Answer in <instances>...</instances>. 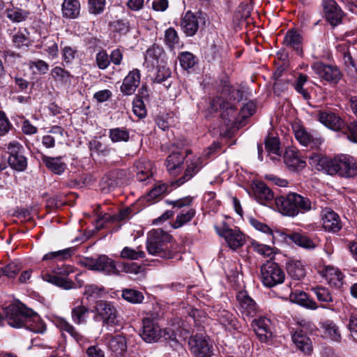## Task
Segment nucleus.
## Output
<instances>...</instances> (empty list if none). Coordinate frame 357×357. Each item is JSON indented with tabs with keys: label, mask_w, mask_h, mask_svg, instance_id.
<instances>
[{
	"label": "nucleus",
	"mask_w": 357,
	"mask_h": 357,
	"mask_svg": "<svg viewBox=\"0 0 357 357\" xmlns=\"http://www.w3.org/2000/svg\"><path fill=\"white\" fill-rule=\"evenodd\" d=\"M275 203L279 212L284 215L295 217L299 213H305L312 208L311 201L297 193H289L275 199Z\"/></svg>",
	"instance_id": "1"
},
{
	"label": "nucleus",
	"mask_w": 357,
	"mask_h": 357,
	"mask_svg": "<svg viewBox=\"0 0 357 357\" xmlns=\"http://www.w3.org/2000/svg\"><path fill=\"white\" fill-rule=\"evenodd\" d=\"M171 236L161 229H153L149 232L146 247L149 254L163 259L173 257V252L169 249V242Z\"/></svg>",
	"instance_id": "2"
},
{
	"label": "nucleus",
	"mask_w": 357,
	"mask_h": 357,
	"mask_svg": "<svg viewBox=\"0 0 357 357\" xmlns=\"http://www.w3.org/2000/svg\"><path fill=\"white\" fill-rule=\"evenodd\" d=\"M142 338L148 343L158 342L164 337L165 340H174L176 335L172 329L162 330L153 320L146 318L143 320V327L141 333Z\"/></svg>",
	"instance_id": "3"
},
{
	"label": "nucleus",
	"mask_w": 357,
	"mask_h": 357,
	"mask_svg": "<svg viewBox=\"0 0 357 357\" xmlns=\"http://www.w3.org/2000/svg\"><path fill=\"white\" fill-rule=\"evenodd\" d=\"M327 172L331 175L337 174L344 177L354 176L356 174L355 160L347 155L335 157L328 162Z\"/></svg>",
	"instance_id": "4"
},
{
	"label": "nucleus",
	"mask_w": 357,
	"mask_h": 357,
	"mask_svg": "<svg viewBox=\"0 0 357 357\" xmlns=\"http://www.w3.org/2000/svg\"><path fill=\"white\" fill-rule=\"evenodd\" d=\"M8 324L13 328L24 326L27 318L32 313V310L22 304L10 305L5 309Z\"/></svg>",
	"instance_id": "5"
},
{
	"label": "nucleus",
	"mask_w": 357,
	"mask_h": 357,
	"mask_svg": "<svg viewBox=\"0 0 357 357\" xmlns=\"http://www.w3.org/2000/svg\"><path fill=\"white\" fill-rule=\"evenodd\" d=\"M261 280L268 287H274L284 282L285 275L278 264L268 261L261 268Z\"/></svg>",
	"instance_id": "6"
},
{
	"label": "nucleus",
	"mask_w": 357,
	"mask_h": 357,
	"mask_svg": "<svg viewBox=\"0 0 357 357\" xmlns=\"http://www.w3.org/2000/svg\"><path fill=\"white\" fill-rule=\"evenodd\" d=\"M96 310L102 321L103 326L108 330L112 331L110 328L120 325L118 312L112 303L99 301L96 303Z\"/></svg>",
	"instance_id": "7"
},
{
	"label": "nucleus",
	"mask_w": 357,
	"mask_h": 357,
	"mask_svg": "<svg viewBox=\"0 0 357 357\" xmlns=\"http://www.w3.org/2000/svg\"><path fill=\"white\" fill-rule=\"evenodd\" d=\"M85 265L90 270L100 271L105 275H119L115 261L105 255L96 259H87Z\"/></svg>",
	"instance_id": "8"
},
{
	"label": "nucleus",
	"mask_w": 357,
	"mask_h": 357,
	"mask_svg": "<svg viewBox=\"0 0 357 357\" xmlns=\"http://www.w3.org/2000/svg\"><path fill=\"white\" fill-rule=\"evenodd\" d=\"M312 69L319 78L331 84H337L342 78V73L336 66L316 62Z\"/></svg>",
	"instance_id": "9"
},
{
	"label": "nucleus",
	"mask_w": 357,
	"mask_h": 357,
	"mask_svg": "<svg viewBox=\"0 0 357 357\" xmlns=\"http://www.w3.org/2000/svg\"><path fill=\"white\" fill-rule=\"evenodd\" d=\"M205 23V19L202 13H194L187 11L181 18V28L187 36H193L197 32L199 26Z\"/></svg>",
	"instance_id": "10"
},
{
	"label": "nucleus",
	"mask_w": 357,
	"mask_h": 357,
	"mask_svg": "<svg viewBox=\"0 0 357 357\" xmlns=\"http://www.w3.org/2000/svg\"><path fill=\"white\" fill-rule=\"evenodd\" d=\"M211 107L213 110L217 111L219 109L222 110V119L227 126H231L236 119V108L228 102H225L222 98L217 97L212 100Z\"/></svg>",
	"instance_id": "11"
},
{
	"label": "nucleus",
	"mask_w": 357,
	"mask_h": 357,
	"mask_svg": "<svg viewBox=\"0 0 357 357\" xmlns=\"http://www.w3.org/2000/svg\"><path fill=\"white\" fill-rule=\"evenodd\" d=\"M192 352L197 357H210L213 354L212 346L202 334H197L189 340Z\"/></svg>",
	"instance_id": "12"
},
{
	"label": "nucleus",
	"mask_w": 357,
	"mask_h": 357,
	"mask_svg": "<svg viewBox=\"0 0 357 357\" xmlns=\"http://www.w3.org/2000/svg\"><path fill=\"white\" fill-rule=\"evenodd\" d=\"M323 8L326 19L331 25L335 26L341 23L343 13L335 1L324 0Z\"/></svg>",
	"instance_id": "13"
},
{
	"label": "nucleus",
	"mask_w": 357,
	"mask_h": 357,
	"mask_svg": "<svg viewBox=\"0 0 357 357\" xmlns=\"http://www.w3.org/2000/svg\"><path fill=\"white\" fill-rule=\"evenodd\" d=\"M218 234L223 236L229 246L233 249H237L241 247L245 243L244 235L238 229H231L225 227L222 230L216 227Z\"/></svg>",
	"instance_id": "14"
},
{
	"label": "nucleus",
	"mask_w": 357,
	"mask_h": 357,
	"mask_svg": "<svg viewBox=\"0 0 357 357\" xmlns=\"http://www.w3.org/2000/svg\"><path fill=\"white\" fill-rule=\"evenodd\" d=\"M294 132L296 139L305 146L318 147L322 143L321 139L318 137L317 135L308 132L305 128L299 125L294 126Z\"/></svg>",
	"instance_id": "15"
},
{
	"label": "nucleus",
	"mask_w": 357,
	"mask_h": 357,
	"mask_svg": "<svg viewBox=\"0 0 357 357\" xmlns=\"http://www.w3.org/2000/svg\"><path fill=\"white\" fill-rule=\"evenodd\" d=\"M241 312L243 316L253 317L257 311L255 301L248 295L246 291H240L236 295Z\"/></svg>",
	"instance_id": "16"
},
{
	"label": "nucleus",
	"mask_w": 357,
	"mask_h": 357,
	"mask_svg": "<svg viewBox=\"0 0 357 357\" xmlns=\"http://www.w3.org/2000/svg\"><path fill=\"white\" fill-rule=\"evenodd\" d=\"M140 83V73L138 69L129 72L123 80L120 87L121 92L125 96L133 94Z\"/></svg>",
	"instance_id": "17"
},
{
	"label": "nucleus",
	"mask_w": 357,
	"mask_h": 357,
	"mask_svg": "<svg viewBox=\"0 0 357 357\" xmlns=\"http://www.w3.org/2000/svg\"><path fill=\"white\" fill-rule=\"evenodd\" d=\"M322 221L324 229L328 231L337 232L342 228L339 215L331 208L322 211Z\"/></svg>",
	"instance_id": "18"
},
{
	"label": "nucleus",
	"mask_w": 357,
	"mask_h": 357,
	"mask_svg": "<svg viewBox=\"0 0 357 357\" xmlns=\"http://www.w3.org/2000/svg\"><path fill=\"white\" fill-rule=\"evenodd\" d=\"M135 170L137 181L148 183L153 176V164L147 159H140L135 162Z\"/></svg>",
	"instance_id": "19"
},
{
	"label": "nucleus",
	"mask_w": 357,
	"mask_h": 357,
	"mask_svg": "<svg viewBox=\"0 0 357 357\" xmlns=\"http://www.w3.org/2000/svg\"><path fill=\"white\" fill-rule=\"evenodd\" d=\"M252 190L256 200L263 205H268L273 202L274 194L273 191L263 182L255 183Z\"/></svg>",
	"instance_id": "20"
},
{
	"label": "nucleus",
	"mask_w": 357,
	"mask_h": 357,
	"mask_svg": "<svg viewBox=\"0 0 357 357\" xmlns=\"http://www.w3.org/2000/svg\"><path fill=\"white\" fill-rule=\"evenodd\" d=\"M318 120L325 126L333 130H340L343 125V121L340 116L328 110L320 111L318 114Z\"/></svg>",
	"instance_id": "21"
},
{
	"label": "nucleus",
	"mask_w": 357,
	"mask_h": 357,
	"mask_svg": "<svg viewBox=\"0 0 357 357\" xmlns=\"http://www.w3.org/2000/svg\"><path fill=\"white\" fill-rule=\"evenodd\" d=\"M283 158L287 166L294 170L305 167V162L300 158L298 152L291 148L286 149Z\"/></svg>",
	"instance_id": "22"
},
{
	"label": "nucleus",
	"mask_w": 357,
	"mask_h": 357,
	"mask_svg": "<svg viewBox=\"0 0 357 357\" xmlns=\"http://www.w3.org/2000/svg\"><path fill=\"white\" fill-rule=\"evenodd\" d=\"M324 276L328 282L337 288H340L343 284V275L337 268L327 266L324 270Z\"/></svg>",
	"instance_id": "23"
},
{
	"label": "nucleus",
	"mask_w": 357,
	"mask_h": 357,
	"mask_svg": "<svg viewBox=\"0 0 357 357\" xmlns=\"http://www.w3.org/2000/svg\"><path fill=\"white\" fill-rule=\"evenodd\" d=\"M292 341L304 354H310L312 350L310 339L302 331H296L292 335Z\"/></svg>",
	"instance_id": "24"
},
{
	"label": "nucleus",
	"mask_w": 357,
	"mask_h": 357,
	"mask_svg": "<svg viewBox=\"0 0 357 357\" xmlns=\"http://www.w3.org/2000/svg\"><path fill=\"white\" fill-rule=\"evenodd\" d=\"M187 168L183 176L177 181L178 185L190 180L202 168V159L200 157H194L189 163L187 161Z\"/></svg>",
	"instance_id": "25"
},
{
	"label": "nucleus",
	"mask_w": 357,
	"mask_h": 357,
	"mask_svg": "<svg viewBox=\"0 0 357 357\" xmlns=\"http://www.w3.org/2000/svg\"><path fill=\"white\" fill-rule=\"evenodd\" d=\"M217 319L226 329L237 328V320L232 313L226 310H219L216 314Z\"/></svg>",
	"instance_id": "26"
},
{
	"label": "nucleus",
	"mask_w": 357,
	"mask_h": 357,
	"mask_svg": "<svg viewBox=\"0 0 357 357\" xmlns=\"http://www.w3.org/2000/svg\"><path fill=\"white\" fill-rule=\"evenodd\" d=\"M80 13V3L78 0H64L62 3L63 15L67 18H77Z\"/></svg>",
	"instance_id": "27"
},
{
	"label": "nucleus",
	"mask_w": 357,
	"mask_h": 357,
	"mask_svg": "<svg viewBox=\"0 0 357 357\" xmlns=\"http://www.w3.org/2000/svg\"><path fill=\"white\" fill-rule=\"evenodd\" d=\"M51 76L56 82L61 86L70 85L73 77L68 71L60 66H56L52 69Z\"/></svg>",
	"instance_id": "28"
},
{
	"label": "nucleus",
	"mask_w": 357,
	"mask_h": 357,
	"mask_svg": "<svg viewBox=\"0 0 357 357\" xmlns=\"http://www.w3.org/2000/svg\"><path fill=\"white\" fill-rule=\"evenodd\" d=\"M24 327L36 333H43L46 329L40 317L33 310L31 314L28 317Z\"/></svg>",
	"instance_id": "29"
},
{
	"label": "nucleus",
	"mask_w": 357,
	"mask_h": 357,
	"mask_svg": "<svg viewBox=\"0 0 357 357\" xmlns=\"http://www.w3.org/2000/svg\"><path fill=\"white\" fill-rule=\"evenodd\" d=\"M287 238L305 249L312 250L316 247L315 243L310 238L299 232L289 234L287 235Z\"/></svg>",
	"instance_id": "30"
},
{
	"label": "nucleus",
	"mask_w": 357,
	"mask_h": 357,
	"mask_svg": "<svg viewBox=\"0 0 357 357\" xmlns=\"http://www.w3.org/2000/svg\"><path fill=\"white\" fill-rule=\"evenodd\" d=\"M265 149L271 160H278L281 155L279 139L275 137H267L265 140Z\"/></svg>",
	"instance_id": "31"
},
{
	"label": "nucleus",
	"mask_w": 357,
	"mask_h": 357,
	"mask_svg": "<svg viewBox=\"0 0 357 357\" xmlns=\"http://www.w3.org/2000/svg\"><path fill=\"white\" fill-rule=\"evenodd\" d=\"M42 160L45 166L55 174H61L66 169V164L61 161V158L43 156Z\"/></svg>",
	"instance_id": "32"
},
{
	"label": "nucleus",
	"mask_w": 357,
	"mask_h": 357,
	"mask_svg": "<svg viewBox=\"0 0 357 357\" xmlns=\"http://www.w3.org/2000/svg\"><path fill=\"white\" fill-rule=\"evenodd\" d=\"M196 211L192 208L182 210L176 218L175 221L173 222V227L178 229L183 227L184 225L189 222L195 215Z\"/></svg>",
	"instance_id": "33"
},
{
	"label": "nucleus",
	"mask_w": 357,
	"mask_h": 357,
	"mask_svg": "<svg viewBox=\"0 0 357 357\" xmlns=\"http://www.w3.org/2000/svg\"><path fill=\"white\" fill-rule=\"evenodd\" d=\"M324 330L323 335L333 341L339 342L341 338L340 332L335 324L331 321H326L322 324Z\"/></svg>",
	"instance_id": "34"
},
{
	"label": "nucleus",
	"mask_w": 357,
	"mask_h": 357,
	"mask_svg": "<svg viewBox=\"0 0 357 357\" xmlns=\"http://www.w3.org/2000/svg\"><path fill=\"white\" fill-rule=\"evenodd\" d=\"M284 41L288 46L293 47L298 54H302L301 35L296 31L290 30L286 33Z\"/></svg>",
	"instance_id": "35"
},
{
	"label": "nucleus",
	"mask_w": 357,
	"mask_h": 357,
	"mask_svg": "<svg viewBox=\"0 0 357 357\" xmlns=\"http://www.w3.org/2000/svg\"><path fill=\"white\" fill-rule=\"evenodd\" d=\"M89 310L84 305H78L72 309L71 317L75 324L80 325L86 323Z\"/></svg>",
	"instance_id": "36"
},
{
	"label": "nucleus",
	"mask_w": 357,
	"mask_h": 357,
	"mask_svg": "<svg viewBox=\"0 0 357 357\" xmlns=\"http://www.w3.org/2000/svg\"><path fill=\"white\" fill-rule=\"evenodd\" d=\"M183 156L178 153H172L167 157L166 166L168 172L171 174H175L177 173V169L183 162Z\"/></svg>",
	"instance_id": "37"
},
{
	"label": "nucleus",
	"mask_w": 357,
	"mask_h": 357,
	"mask_svg": "<svg viewBox=\"0 0 357 357\" xmlns=\"http://www.w3.org/2000/svg\"><path fill=\"white\" fill-rule=\"evenodd\" d=\"M168 192V186L166 183L158 182L146 195V199L148 202H155L158 198Z\"/></svg>",
	"instance_id": "38"
},
{
	"label": "nucleus",
	"mask_w": 357,
	"mask_h": 357,
	"mask_svg": "<svg viewBox=\"0 0 357 357\" xmlns=\"http://www.w3.org/2000/svg\"><path fill=\"white\" fill-rule=\"evenodd\" d=\"M44 280L52 283L58 287L64 289H70L73 287V284L71 281L67 280L66 278L52 275L47 273L43 275Z\"/></svg>",
	"instance_id": "39"
},
{
	"label": "nucleus",
	"mask_w": 357,
	"mask_h": 357,
	"mask_svg": "<svg viewBox=\"0 0 357 357\" xmlns=\"http://www.w3.org/2000/svg\"><path fill=\"white\" fill-rule=\"evenodd\" d=\"M57 326L61 331L68 333L77 342H79L82 340V335L66 319H59L57 321Z\"/></svg>",
	"instance_id": "40"
},
{
	"label": "nucleus",
	"mask_w": 357,
	"mask_h": 357,
	"mask_svg": "<svg viewBox=\"0 0 357 357\" xmlns=\"http://www.w3.org/2000/svg\"><path fill=\"white\" fill-rule=\"evenodd\" d=\"M108 346L112 351L121 354L127 347L126 338L121 335L112 337L108 342Z\"/></svg>",
	"instance_id": "41"
},
{
	"label": "nucleus",
	"mask_w": 357,
	"mask_h": 357,
	"mask_svg": "<svg viewBox=\"0 0 357 357\" xmlns=\"http://www.w3.org/2000/svg\"><path fill=\"white\" fill-rule=\"evenodd\" d=\"M123 298L133 304L141 303L144 300L142 292L133 289H125L122 291Z\"/></svg>",
	"instance_id": "42"
},
{
	"label": "nucleus",
	"mask_w": 357,
	"mask_h": 357,
	"mask_svg": "<svg viewBox=\"0 0 357 357\" xmlns=\"http://www.w3.org/2000/svg\"><path fill=\"white\" fill-rule=\"evenodd\" d=\"M8 158L24 155V148L17 140H12L5 144Z\"/></svg>",
	"instance_id": "43"
},
{
	"label": "nucleus",
	"mask_w": 357,
	"mask_h": 357,
	"mask_svg": "<svg viewBox=\"0 0 357 357\" xmlns=\"http://www.w3.org/2000/svg\"><path fill=\"white\" fill-rule=\"evenodd\" d=\"M29 13L18 8H13L6 10L7 17L13 22H21L25 20Z\"/></svg>",
	"instance_id": "44"
},
{
	"label": "nucleus",
	"mask_w": 357,
	"mask_h": 357,
	"mask_svg": "<svg viewBox=\"0 0 357 357\" xmlns=\"http://www.w3.org/2000/svg\"><path fill=\"white\" fill-rule=\"evenodd\" d=\"M8 163L13 169L17 172H24L28 165L27 158L24 155L8 158Z\"/></svg>",
	"instance_id": "45"
},
{
	"label": "nucleus",
	"mask_w": 357,
	"mask_h": 357,
	"mask_svg": "<svg viewBox=\"0 0 357 357\" xmlns=\"http://www.w3.org/2000/svg\"><path fill=\"white\" fill-rule=\"evenodd\" d=\"M109 137L112 142H128L129 132L124 128H116L109 130Z\"/></svg>",
	"instance_id": "46"
},
{
	"label": "nucleus",
	"mask_w": 357,
	"mask_h": 357,
	"mask_svg": "<svg viewBox=\"0 0 357 357\" xmlns=\"http://www.w3.org/2000/svg\"><path fill=\"white\" fill-rule=\"evenodd\" d=\"M72 248H66L61 250H58L55 252H50L46 255H45L43 257V261L52 260V259H58V260H63L71 256L73 253Z\"/></svg>",
	"instance_id": "47"
},
{
	"label": "nucleus",
	"mask_w": 357,
	"mask_h": 357,
	"mask_svg": "<svg viewBox=\"0 0 357 357\" xmlns=\"http://www.w3.org/2000/svg\"><path fill=\"white\" fill-rule=\"evenodd\" d=\"M289 275L294 280H299L305 276V269L301 262L292 263L287 267Z\"/></svg>",
	"instance_id": "48"
},
{
	"label": "nucleus",
	"mask_w": 357,
	"mask_h": 357,
	"mask_svg": "<svg viewBox=\"0 0 357 357\" xmlns=\"http://www.w3.org/2000/svg\"><path fill=\"white\" fill-rule=\"evenodd\" d=\"M145 255V252L142 250L137 251L131 248L125 247L122 250L120 256L122 259L137 260L139 259V258H144Z\"/></svg>",
	"instance_id": "49"
},
{
	"label": "nucleus",
	"mask_w": 357,
	"mask_h": 357,
	"mask_svg": "<svg viewBox=\"0 0 357 357\" xmlns=\"http://www.w3.org/2000/svg\"><path fill=\"white\" fill-rule=\"evenodd\" d=\"M165 42L170 49H173L176 45H178L179 38L174 29L169 28L165 31Z\"/></svg>",
	"instance_id": "50"
},
{
	"label": "nucleus",
	"mask_w": 357,
	"mask_h": 357,
	"mask_svg": "<svg viewBox=\"0 0 357 357\" xmlns=\"http://www.w3.org/2000/svg\"><path fill=\"white\" fill-rule=\"evenodd\" d=\"M90 150L95 151L102 156H107L110 153V148L101 142L100 140L94 139L89 143Z\"/></svg>",
	"instance_id": "51"
},
{
	"label": "nucleus",
	"mask_w": 357,
	"mask_h": 357,
	"mask_svg": "<svg viewBox=\"0 0 357 357\" xmlns=\"http://www.w3.org/2000/svg\"><path fill=\"white\" fill-rule=\"evenodd\" d=\"M178 59L181 66L184 70H188L192 68L196 63L194 55L188 52H183L181 53Z\"/></svg>",
	"instance_id": "52"
},
{
	"label": "nucleus",
	"mask_w": 357,
	"mask_h": 357,
	"mask_svg": "<svg viewBox=\"0 0 357 357\" xmlns=\"http://www.w3.org/2000/svg\"><path fill=\"white\" fill-rule=\"evenodd\" d=\"M307 80V76L301 74L294 84V89L298 93L302 95L305 100H308L310 99V95L307 91L303 88V85L305 84Z\"/></svg>",
	"instance_id": "53"
},
{
	"label": "nucleus",
	"mask_w": 357,
	"mask_h": 357,
	"mask_svg": "<svg viewBox=\"0 0 357 357\" xmlns=\"http://www.w3.org/2000/svg\"><path fill=\"white\" fill-rule=\"evenodd\" d=\"M96 63L100 70H105L110 64L109 55L105 50L98 52L96 55Z\"/></svg>",
	"instance_id": "54"
},
{
	"label": "nucleus",
	"mask_w": 357,
	"mask_h": 357,
	"mask_svg": "<svg viewBox=\"0 0 357 357\" xmlns=\"http://www.w3.org/2000/svg\"><path fill=\"white\" fill-rule=\"evenodd\" d=\"M317 299L321 302H333V297L329 291L325 287H317L312 289Z\"/></svg>",
	"instance_id": "55"
},
{
	"label": "nucleus",
	"mask_w": 357,
	"mask_h": 357,
	"mask_svg": "<svg viewBox=\"0 0 357 357\" xmlns=\"http://www.w3.org/2000/svg\"><path fill=\"white\" fill-rule=\"evenodd\" d=\"M252 246L254 250H255L261 255L270 257L271 259H272V257H273L274 253L273 251V248L268 245L259 244L256 241H253L252 243Z\"/></svg>",
	"instance_id": "56"
},
{
	"label": "nucleus",
	"mask_w": 357,
	"mask_h": 357,
	"mask_svg": "<svg viewBox=\"0 0 357 357\" xmlns=\"http://www.w3.org/2000/svg\"><path fill=\"white\" fill-rule=\"evenodd\" d=\"M105 6V0H89V12L94 15H98L103 12Z\"/></svg>",
	"instance_id": "57"
},
{
	"label": "nucleus",
	"mask_w": 357,
	"mask_h": 357,
	"mask_svg": "<svg viewBox=\"0 0 357 357\" xmlns=\"http://www.w3.org/2000/svg\"><path fill=\"white\" fill-rule=\"evenodd\" d=\"M252 326L254 331L261 342H267L269 340L271 339L273 336V331H267L264 330L263 328H260L259 326H256V324L254 321H252Z\"/></svg>",
	"instance_id": "58"
},
{
	"label": "nucleus",
	"mask_w": 357,
	"mask_h": 357,
	"mask_svg": "<svg viewBox=\"0 0 357 357\" xmlns=\"http://www.w3.org/2000/svg\"><path fill=\"white\" fill-rule=\"evenodd\" d=\"M21 266L19 263L17 262H11L8 264L7 266H6L1 271V273H3L4 275H6L7 277L13 278H15V275L18 273V272L20 271Z\"/></svg>",
	"instance_id": "59"
},
{
	"label": "nucleus",
	"mask_w": 357,
	"mask_h": 357,
	"mask_svg": "<svg viewBox=\"0 0 357 357\" xmlns=\"http://www.w3.org/2000/svg\"><path fill=\"white\" fill-rule=\"evenodd\" d=\"M132 110L134 114L139 118H143L146 116V109L144 105L143 101L137 98L133 101V107Z\"/></svg>",
	"instance_id": "60"
},
{
	"label": "nucleus",
	"mask_w": 357,
	"mask_h": 357,
	"mask_svg": "<svg viewBox=\"0 0 357 357\" xmlns=\"http://www.w3.org/2000/svg\"><path fill=\"white\" fill-rule=\"evenodd\" d=\"M29 68L35 67L40 74H46L49 70V65L43 60L38 59L35 61H31L29 64Z\"/></svg>",
	"instance_id": "61"
},
{
	"label": "nucleus",
	"mask_w": 357,
	"mask_h": 357,
	"mask_svg": "<svg viewBox=\"0 0 357 357\" xmlns=\"http://www.w3.org/2000/svg\"><path fill=\"white\" fill-rule=\"evenodd\" d=\"M45 50L52 57H56L58 54V45L54 40H47L43 44Z\"/></svg>",
	"instance_id": "62"
},
{
	"label": "nucleus",
	"mask_w": 357,
	"mask_h": 357,
	"mask_svg": "<svg viewBox=\"0 0 357 357\" xmlns=\"http://www.w3.org/2000/svg\"><path fill=\"white\" fill-rule=\"evenodd\" d=\"M290 300L292 302L298 303L301 305H307V296L303 291L294 292L289 296Z\"/></svg>",
	"instance_id": "63"
},
{
	"label": "nucleus",
	"mask_w": 357,
	"mask_h": 357,
	"mask_svg": "<svg viewBox=\"0 0 357 357\" xmlns=\"http://www.w3.org/2000/svg\"><path fill=\"white\" fill-rule=\"evenodd\" d=\"M345 133L349 140L357 143V122L349 124Z\"/></svg>",
	"instance_id": "64"
}]
</instances>
